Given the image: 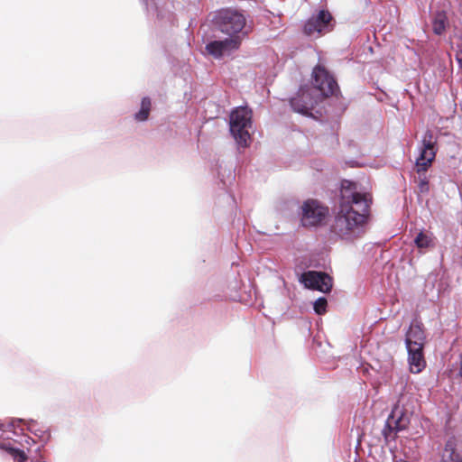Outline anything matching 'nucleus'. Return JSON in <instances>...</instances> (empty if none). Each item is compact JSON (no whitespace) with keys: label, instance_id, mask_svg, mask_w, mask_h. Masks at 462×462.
I'll use <instances>...</instances> for the list:
<instances>
[{"label":"nucleus","instance_id":"1","mask_svg":"<svg viewBox=\"0 0 462 462\" xmlns=\"http://www.w3.org/2000/svg\"><path fill=\"white\" fill-rule=\"evenodd\" d=\"M368 201L365 195L353 192L342 194L338 211L332 226L341 239L352 242L365 233L368 219Z\"/></svg>","mask_w":462,"mask_h":462},{"label":"nucleus","instance_id":"2","mask_svg":"<svg viewBox=\"0 0 462 462\" xmlns=\"http://www.w3.org/2000/svg\"><path fill=\"white\" fill-rule=\"evenodd\" d=\"M313 86L301 87L291 99L292 109L301 115L310 116L315 106L325 97L336 94L338 86L332 75L320 65L312 72Z\"/></svg>","mask_w":462,"mask_h":462},{"label":"nucleus","instance_id":"3","mask_svg":"<svg viewBox=\"0 0 462 462\" xmlns=\"http://www.w3.org/2000/svg\"><path fill=\"white\" fill-rule=\"evenodd\" d=\"M215 19L220 32L230 37L238 38L242 42L247 34L245 16L236 9H221Z\"/></svg>","mask_w":462,"mask_h":462},{"label":"nucleus","instance_id":"4","mask_svg":"<svg viewBox=\"0 0 462 462\" xmlns=\"http://www.w3.org/2000/svg\"><path fill=\"white\" fill-rule=\"evenodd\" d=\"M420 155L416 159V167L418 173V188L420 193L429 191V180L426 176L427 169L431 165L435 159L436 152L434 149V139L431 131L427 130L423 135Z\"/></svg>","mask_w":462,"mask_h":462},{"label":"nucleus","instance_id":"5","mask_svg":"<svg viewBox=\"0 0 462 462\" xmlns=\"http://www.w3.org/2000/svg\"><path fill=\"white\" fill-rule=\"evenodd\" d=\"M252 127V111L246 106H238L232 110L229 116L230 133L240 147L249 144Z\"/></svg>","mask_w":462,"mask_h":462},{"label":"nucleus","instance_id":"6","mask_svg":"<svg viewBox=\"0 0 462 462\" xmlns=\"http://www.w3.org/2000/svg\"><path fill=\"white\" fill-rule=\"evenodd\" d=\"M301 222L305 226L320 224L328 215V208L315 199L305 201L301 207Z\"/></svg>","mask_w":462,"mask_h":462},{"label":"nucleus","instance_id":"7","mask_svg":"<svg viewBox=\"0 0 462 462\" xmlns=\"http://www.w3.org/2000/svg\"><path fill=\"white\" fill-rule=\"evenodd\" d=\"M408 423V417L403 414L402 411L399 407L393 409L383 430L384 440L387 443L395 440L398 432L405 430Z\"/></svg>","mask_w":462,"mask_h":462},{"label":"nucleus","instance_id":"8","mask_svg":"<svg viewBox=\"0 0 462 462\" xmlns=\"http://www.w3.org/2000/svg\"><path fill=\"white\" fill-rule=\"evenodd\" d=\"M333 28L332 16L329 12L321 10L312 15L304 25V32L309 36H320Z\"/></svg>","mask_w":462,"mask_h":462},{"label":"nucleus","instance_id":"9","mask_svg":"<svg viewBox=\"0 0 462 462\" xmlns=\"http://www.w3.org/2000/svg\"><path fill=\"white\" fill-rule=\"evenodd\" d=\"M300 282L308 289L328 293L332 288L331 277L322 272L308 271L301 274Z\"/></svg>","mask_w":462,"mask_h":462},{"label":"nucleus","instance_id":"10","mask_svg":"<svg viewBox=\"0 0 462 462\" xmlns=\"http://www.w3.org/2000/svg\"><path fill=\"white\" fill-rule=\"evenodd\" d=\"M241 41L238 38L230 37L225 40L213 41L207 44L206 50L217 59L228 56L239 49Z\"/></svg>","mask_w":462,"mask_h":462},{"label":"nucleus","instance_id":"11","mask_svg":"<svg viewBox=\"0 0 462 462\" xmlns=\"http://www.w3.org/2000/svg\"><path fill=\"white\" fill-rule=\"evenodd\" d=\"M425 343V334L420 322L414 320L411 322L405 337L406 347H413L416 344L420 348H423Z\"/></svg>","mask_w":462,"mask_h":462},{"label":"nucleus","instance_id":"12","mask_svg":"<svg viewBox=\"0 0 462 462\" xmlns=\"http://www.w3.org/2000/svg\"><path fill=\"white\" fill-rule=\"evenodd\" d=\"M408 351V363L410 371L413 374H419L425 367L426 362L423 356V348H420L416 344L413 347H406Z\"/></svg>","mask_w":462,"mask_h":462},{"label":"nucleus","instance_id":"13","mask_svg":"<svg viewBox=\"0 0 462 462\" xmlns=\"http://www.w3.org/2000/svg\"><path fill=\"white\" fill-rule=\"evenodd\" d=\"M414 244L420 250L433 247V235L430 232L420 231L414 238Z\"/></svg>","mask_w":462,"mask_h":462},{"label":"nucleus","instance_id":"14","mask_svg":"<svg viewBox=\"0 0 462 462\" xmlns=\"http://www.w3.org/2000/svg\"><path fill=\"white\" fill-rule=\"evenodd\" d=\"M447 17L443 13H438L433 20V32L440 35L445 32Z\"/></svg>","mask_w":462,"mask_h":462},{"label":"nucleus","instance_id":"15","mask_svg":"<svg viewBox=\"0 0 462 462\" xmlns=\"http://www.w3.org/2000/svg\"><path fill=\"white\" fill-rule=\"evenodd\" d=\"M442 462H462V458L459 454L454 450H446L443 454Z\"/></svg>","mask_w":462,"mask_h":462},{"label":"nucleus","instance_id":"16","mask_svg":"<svg viewBox=\"0 0 462 462\" xmlns=\"http://www.w3.org/2000/svg\"><path fill=\"white\" fill-rule=\"evenodd\" d=\"M327 300L323 297L321 298H319L315 302H314V310L317 314L319 315H321V314H324L326 312V309H327Z\"/></svg>","mask_w":462,"mask_h":462},{"label":"nucleus","instance_id":"17","mask_svg":"<svg viewBox=\"0 0 462 462\" xmlns=\"http://www.w3.org/2000/svg\"><path fill=\"white\" fill-rule=\"evenodd\" d=\"M10 453L13 455L15 462H25L27 457L23 450L17 448H10Z\"/></svg>","mask_w":462,"mask_h":462},{"label":"nucleus","instance_id":"18","mask_svg":"<svg viewBox=\"0 0 462 462\" xmlns=\"http://www.w3.org/2000/svg\"><path fill=\"white\" fill-rule=\"evenodd\" d=\"M135 119L137 121H143L144 120V97L141 100V107L138 113L135 115Z\"/></svg>","mask_w":462,"mask_h":462},{"label":"nucleus","instance_id":"19","mask_svg":"<svg viewBox=\"0 0 462 462\" xmlns=\"http://www.w3.org/2000/svg\"><path fill=\"white\" fill-rule=\"evenodd\" d=\"M310 97L305 96L301 100V105H305L307 102H309Z\"/></svg>","mask_w":462,"mask_h":462},{"label":"nucleus","instance_id":"20","mask_svg":"<svg viewBox=\"0 0 462 462\" xmlns=\"http://www.w3.org/2000/svg\"><path fill=\"white\" fill-rule=\"evenodd\" d=\"M145 113H146V116H147L148 115V108L147 107H146Z\"/></svg>","mask_w":462,"mask_h":462}]
</instances>
